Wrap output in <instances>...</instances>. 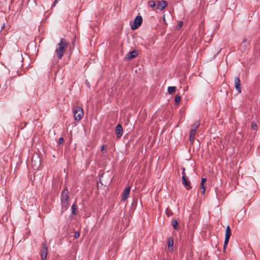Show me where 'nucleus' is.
Here are the masks:
<instances>
[{
    "instance_id": "9d476101",
    "label": "nucleus",
    "mask_w": 260,
    "mask_h": 260,
    "mask_svg": "<svg viewBox=\"0 0 260 260\" xmlns=\"http://www.w3.org/2000/svg\"><path fill=\"white\" fill-rule=\"evenodd\" d=\"M116 137L120 138L122 135L123 128L121 124H118L116 127Z\"/></svg>"
},
{
    "instance_id": "f704fd0d",
    "label": "nucleus",
    "mask_w": 260,
    "mask_h": 260,
    "mask_svg": "<svg viewBox=\"0 0 260 260\" xmlns=\"http://www.w3.org/2000/svg\"><path fill=\"white\" fill-rule=\"evenodd\" d=\"M35 156H32V162H33V161H34V159L35 158Z\"/></svg>"
},
{
    "instance_id": "cd10ccee",
    "label": "nucleus",
    "mask_w": 260,
    "mask_h": 260,
    "mask_svg": "<svg viewBox=\"0 0 260 260\" xmlns=\"http://www.w3.org/2000/svg\"><path fill=\"white\" fill-rule=\"evenodd\" d=\"M85 85H86L87 87H90V84L89 83V82L87 81V80H86L85 82Z\"/></svg>"
},
{
    "instance_id": "7c9ffc66",
    "label": "nucleus",
    "mask_w": 260,
    "mask_h": 260,
    "mask_svg": "<svg viewBox=\"0 0 260 260\" xmlns=\"http://www.w3.org/2000/svg\"><path fill=\"white\" fill-rule=\"evenodd\" d=\"M172 214V213H170V212H169V211H168V212H167V215L168 217L170 216Z\"/></svg>"
},
{
    "instance_id": "a878e982",
    "label": "nucleus",
    "mask_w": 260,
    "mask_h": 260,
    "mask_svg": "<svg viewBox=\"0 0 260 260\" xmlns=\"http://www.w3.org/2000/svg\"><path fill=\"white\" fill-rule=\"evenodd\" d=\"M63 142H64V139L63 138H60L58 139V143L59 144H62L63 143Z\"/></svg>"
},
{
    "instance_id": "c756f323",
    "label": "nucleus",
    "mask_w": 260,
    "mask_h": 260,
    "mask_svg": "<svg viewBox=\"0 0 260 260\" xmlns=\"http://www.w3.org/2000/svg\"><path fill=\"white\" fill-rule=\"evenodd\" d=\"M36 158L37 159L39 165L40 163V159L39 157L37 156V155H36Z\"/></svg>"
},
{
    "instance_id": "72a5a7b5",
    "label": "nucleus",
    "mask_w": 260,
    "mask_h": 260,
    "mask_svg": "<svg viewBox=\"0 0 260 260\" xmlns=\"http://www.w3.org/2000/svg\"><path fill=\"white\" fill-rule=\"evenodd\" d=\"M57 0H55L54 2V4H53V6H54L56 4V3H57Z\"/></svg>"
},
{
    "instance_id": "ddd939ff",
    "label": "nucleus",
    "mask_w": 260,
    "mask_h": 260,
    "mask_svg": "<svg viewBox=\"0 0 260 260\" xmlns=\"http://www.w3.org/2000/svg\"><path fill=\"white\" fill-rule=\"evenodd\" d=\"M168 247L169 250L172 252L173 250L174 241L172 238H169L168 239Z\"/></svg>"
},
{
    "instance_id": "9b49d317",
    "label": "nucleus",
    "mask_w": 260,
    "mask_h": 260,
    "mask_svg": "<svg viewBox=\"0 0 260 260\" xmlns=\"http://www.w3.org/2000/svg\"><path fill=\"white\" fill-rule=\"evenodd\" d=\"M182 182L183 185L187 189H190L191 188L190 182L187 180V178L186 177H182Z\"/></svg>"
},
{
    "instance_id": "473e14b6",
    "label": "nucleus",
    "mask_w": 260,
    "mask_h": 260,
    "mask_svg": "<svg viewBox=\"0 0 260 260\" xmlns=\"http://www.w3.org/2000/svg\"><path fill=\"white\" fill-rule=\"evenodd\" d=\"M182 176H184V177H186L185 176V173H184V169H183V171L182 173Z\"/></svg>"
},
{
    "instance_id": "1a4fd4ad",
    "label": "nucleus",
    "mask_w": 260,
    "mask_h": 260,
    "mask_svg": "<svg viewBox=\"0 0 260 260\" xmlns=\"http://www.w3.org/2000/svg\"><path fill=\"white\" fill-rule=\"evenodd\" d=\"M234 84L235 87L237 91H238V93H240L241 92V84L240 80L239 77H235L234 79Z\"/></svg>"
},
{
    "instance_id": "f3484780",
    "label": "nucleus",
    "mask_w": 260,
    "mask_h": 260,
    "mask_svg": "<svg viewBox=\"0 0 260 260\" xmlns=\"http://www.w3.org/2000/svg\"><path fill=\"white\" fill-rule=\"evenodd\" d=\"M77 207L76 203L73 204V205L72 206V214L76 215L77 214Z\"/></svg>"
},
{
    "instance_id": "f8f14e48",
    "label": "nucleus",
    "mask_w": 260,
    "mask_h": 260,
    "mask_svg": "<svg viewBox=\"0 0 260 260\" xmlns=\"http://www.w3.org/2000/svg\"><path fill=\"white\" fill-rule=\"evenodd\" d=\"M248 45L249 42L247 41V39L246 38H244L240 45V49L242 51H245Z\"/></svg>"
},
{
    "instance_id": "6e6552de",
    "label": "nucleus",
    "mask_w": 260,
    "mask_h": 260,
    "mask_svg": "<svg viewBox=\"0 0 260 260\" xmlns=\"http://www.w3.org/2000/svg\"><path fill=\"white\" fill-rule=\"evenodd\" d=\"M138 54V51L137 50H134L132 52L128 53L125 56V58L128 60L132 59L133 58L136 57Z\"/></svg>"
},
{
    "instance_id": "4be33fe9",
    "label": "nucleus",
    "mask_w": 260,
    "mask_h": 260,
    "mask_svg": "<svg viewBox=\"0 0 260 260\" xmlns=\"http://www.w3.org/2000/svg\"><path fill=\"white\" fill-rule=\"evenodd\" d=\"M181 97L179 95H177L175 97V102L176 104H179L180 102Z\"/></svg>"
},
{
    "instance_id": "20e7f679",
    "label": "nucleus",
    "mask_w": 260,
    "mask_h": 260,
    "mask_svg": "<svg viewBox=\"0 0 260 260\" xmlns=\"http://www.w3.org/2000/svg\"><path fill=\"white\" fill-rule=\"evenodd\" d=\"M143 18L141 16H137L134 20V23L131 25V28L133 30L137 29L142 24Z\"/></svg>"
},
{
    "instance_id": "412c9836",
    "label": "nucleus",
    "mask_w": 260,
    "mask_h": 260,
    "mask_svg": "<svg viewBox=\"0 0 260 260\" xmlns=\"http://www.w3.org/2000/svg\"><path fill=\"white\" fill-rule=\"evenodd\" d=\"M229 239H230V238L229 237H225V239H224V245H223V250L224 251L226 249V247L227 246V245L229 243Z\"/></svg>"
},
{
    "instance_id": "bb28decb",
    "label": "nucleus",
    "mask_w": 260,
    "mask_h": 260,
    "mask_svg": "<svg viewBox=\"0 0 260 260\" xmlns=\"http://www.w3.org/2000/svg\"><path fill=\"white\" fill-rule=\"evenodd\" d=\"M251 126L253 129H256L257 126L255 123H254L253 122H252Z\"/></svg>"
},
{
    "instance_id": "6ab92c4d",
    "label": "nucleus",
    "mask_w": 260,
    "mask_h": 260,
    "mask_svg": "<svg viewBox=\"0 0 260 260\" xmlns=\"http://www.w3.org/2000/svg\"><path fill=\"white\" fill-rule=\"evenodd\" d=\"M199 191H200L202 194H204L205 193V186L204 185V183H201V185H200V189H199Z\"/></svg>"
},
{
    "instance_id": "39448f33",
    "label": "nucleus",
    "mask_w": 260,
    "mask_h": 260,
    "mask_svg": "<svg viewBox=\"0 0 260 260\" xmlns=\"http://www.w3.org/2000/svg\"><path fill=\"white\" fill-rule=\"evenodd\" d=\"M48 247L47 246L46 242H45L42 244V247L41 249V257L42 260H45L47 255Z\"/></svg>"
},
{
    "instance_id": "2eb2a0df",
    "label": "nucleus",
    "mask_w": 260,
    "mask_h": 260,
    "mask_svg": "<svg viewBox=\"0 0 260 260\" xmlns=\"http://www.w3.org/2000/svg\"><path fill=\"white\" fill-rule=\"evenodd\" d=\"M196 134V132H194L193 131H190L189 139V141L191 142L192 144L193 143V142L194 141V136H195Z\"/></svg>"
},
{
    "instance_id": "2f4dec72",
    "label": "nucleus",
    "mask_w": 260,
    "mask_h": 260,
    "mask_svg": "<svg viewBox=\"0 0 260 260\" xmlns=\"http://www.w3.org/2000/svg\"><path fill=\"white\" fill-rule=\"evenodd\" d=\"M104 149H105V146L104 145H102L101 147V150L103 151Z\"/></svg>"
},
{
    "instance_id": "c9c22d12",
    "label": "nucleus",
    "mask_w": 260,
    "mask_h": 260,
    "mask_svg": "<svg viewBox=\"0 0 260 260\" xmlns=\"http://www.w3.org/2000/svg\"><path fill=\"white\" fill-rule=\"evenodd\" d=\"M163 260H168V259H164Z\"/></svg>"
},
{
    "instance_id": "dca6fc26",
    "label": "nucleus",
    "mask_w": 260,
    "mask_h": 260,
    "mask_svg": "<svg viewBox=\"0 0 260 260\" xmlns=\"http://www.w3.org/2000/svg\"><path fill=\"white\" fill-rule=\"evenodd\" d=\"M176 90V87L175 86H169L168 88V92L170 94L174 93Z\"/></svg>"
},
{
    "instance_id": "a211bd4d",
    "label": "nucleus",
    "mask_w": 260,
    "mask_h": 260,
    "mask_svg": "<svg viewBox=\"0 0 260 260\" xmlns=\"http://www.w3.org/2000/svg\"><path fill=\"white\" fill-rule=\"evenodd\" d=\"M231 235V229H230V226L228 225L226 229L225 237L230 238Z\"/></svg>"
},
{
    "instance_id": "0eeeda50",
    "label": "nucleus",
    "mask_w": 260,
    "mask_h": 260,
    "mask_svg": "<svg viewBox=\"0 0 260 260\" xmlns=\"http://www.w3.org/2000/svg\"><path fill=\"white\" fill-rule=\"evenodd\" d=\"M131 190L129 186L126 187L121 194V200L124 201L128 197Z\"/></svg>"
},
{
    "instance_id": "393cba45",
    "label": "nucleus",
    "mask_w": 260,
    "mask_h": 260,
    "mask_svg": "<svg viewBox=\"0 0 260 260\" xmlns=\"http://www.w3.org/2000/svg\"><path fill=\"white\" fill-rule=\"evenodd\" d=\"M80 236V232H75L74 234V238L76 239Z\"/></svg>"
},
{
    "instance_id": "aec40b11",
    "label": "nucleus",
    "mask_w": 260,
    "mask_h": 260,
    "mask_svg": "<svg viewBox=\"0 0 260 260\" xmlns=\"http://www.w3.org/2000/svg\"><path fill=\"white\" fill-rule=\"evenodd\" d=\"M172 225L175 230H178V221L177 220L174 219L172 220Z\"/></svg>"
},
{
    "instance_id": "c85d7f7f",
    "label": "nucleus",
    "mask_w": 260,
    "mask_h": 260,
    "mask_svg": "<svg viewBox=\"0 0 260 260\" xmlns=\"http://www.w3.org/2000/svg\"><path fill=\"white\" fill-rule=\"evenodd\" d=\"M206 178H202L201 180V183H204L206 181Z\"/></svg>"
},
{
    "instance_id": "b1692460",
    "label": "nucleus",
    "mask_w": 260,
    "mask_h": 260,
    "mask_svg": "<svg viewBox=\"0 0 260 260\" xmlns=\"http://www.w3.org/2000/svg\"><path fill=\"white\" fill-rule=\"evenodd\" d=\"M182 25H183V22H182V21H180V22L178 23V25H177V29H179L180 28H181V27L182 26Z\"/></svg>"
},
{
    "instance_id": "f03ea898",
    "label": "nucleus",
    "mask_w": 260,
    "mask_h": 260,
    "mask_svg": "<svg viewBox=\"0 0 260 260\" xmlns=\"http://www.w3.org/2000/svg\"><path fill=\"white\" fill-rule=\"evenodd\" d=\"M61 203L62 209H66L68 207L69 201V190L65 187L61 192Z\"/></svg>"
},
{
    "instance_id": "7ed1b4c3",
    "label": "nucleus",
    "mask_w": 260,
    "mask_h": 260,
    "mask_svg": "<svg viewBox=\"0 0 260 260\" xmlns=\"http://www.w3.org/2000/svg\"><path fill=\"white\" fill-rule=\"evenodd\" d=\"M83 110L81 107L76 106L73 110V116L76 120L79 121L83 116Z\"/></svg>"
},
{
    "instance_id": "4468645a",
    "label": "nucleus",
    "mask_w": 260,
    "mask_h": 260,
    "mask_svg": "<svg viewBox=\"0 0 260 260\" xmlns=\"http://www.w3.org/2000/svg\"><path fill=\"white\" fill-rule=\"evenodd\" d=\"M200 125V121H196L192 124L190 131H193L194 132H196L197 129H198Z\"/></svg>"
},
{
    "instance_id": "423d86ee",
    "label": "nucleus",
    "mask_w": 260,
    "mask_h": 260,
    "mask_svg": "<svg viewBox=\"0 0 260 260\" xmlns=\"http://www.w3.org/2000/svg\"><path fill=\"white\" fill-rule=\"evenodd\" d=\"M168 5V3L165 1H157L156 4V9L162 11Z\"/></svg>"
},
{
    "instance_id": "5701e85b",
    "label": "nucleus",
    "mask_w": 260,
    "mask_h": 260,
    "mask_svg": "<svg viewBox=\"0 0 260 260\" xmlns=\"http://www.w3.org/2000/svg\"><path fill=\"white\" fill-rule=\"evenodd\" d=\"M149 5L151 8H154L155 6H156V4L154 1H151L149 2Z\"/></svg>"
},
{
    "instance_id": "f257e3e1",
    "label": "nucleus",
    "mask_w": 260,
    "mask_h": 260,
    "mask_svg": "<svg viewBox=\"0 0 260 260\" xmlns=\"http://www.w3.org/2000/svg\"><path fill=\"white\" fill-rule=\"evenodd\" d=\"M68 46V43L64 38L60 39L55 52L58 59H61L64 55L65 50Z\"/></svg>"
}]
</instances>
